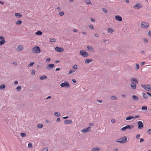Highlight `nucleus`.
<instances>
[{"instance_id":"obj_16","label":"nucleus","mask_w":151,"mask_h":151,"mask_svg":"<svg viewBox=\"0 0 151 151\" xmlns=\"http://www.w3.org/2000/svg\"><path fill=\"white\" fill-rule=\"evenodd\" d=\"M73 122L72 121L71 119L69 120H65L64 121V123L65 124H69L70 123H72Z\"/></svg>"},{"instance_id":"obj_7","label":"nucleus","mask_w":151,"mask_h":151,"mask_svg":"<svg viewBox=\"0 0 151 151\" xmlns=\"http://www.w3.org/2000/svg\"><path fill=\"white\" fill-rule=\"evenodd\" d=\"M149 26L148 23L147 22H142L141 27L142 28H147L149 27Z\"/></svg>"},{"instance_id":"obj_27","label":"nucleus","mask_w":151,"mask_h":151,"mask_svg":"<svg viewBox=\"0 0 151 151\" xmlns=\"http://www.w3.org/2000/svg\"><path fill=\"white\" fill-rule=\"evenodd\" d=\"M54 115L55 116L58 117L60 116V114L59 112H55L54 113Z\"/></svg>"},{"instance_id":"obj_20","label":"nucleus","mask_w":151,"mask_h":151,"mask_svg":"<svg viewBox=\"0 0 151 151\" xmlns=\"http://www.w3.org/2000/svg\"><path fill=\"white\" fill-rule=\"evenodd\" d=\"M15 16L17 18H20L22 17V14L19 13H16L15 14Z\"/></svg>"},{"instance_id":"obj_8","label":"nucleus","mask_w":151,"mask_h":151,"mask_svg":"<svg viewBox=\"0 0 151 151\" xmlns=\"http://www.w3.org/2000/svg\"><path fill=\"white\" fill-rule=\"evenodd\" d=\"M134 127L133 125H132L130 126L129 125H127L125 127H122L121 130L122 131H125L127 129H132Z\"/></svg>"},{"instance_id":"obj_60","label":"nucleus","mask_w":151,"mask_h":151,"mask_svg":"<svg viewBox=\"0 0 151 151\" xmlns=\"http://www.w3.org/2000/svg\"><path fill=\"white\" fill-rule=\"evenodd\" d=\"M91 21H92V22H95V19H93V18H91Z\"/></svg>"},{"instance_id":"obj_26","label":"nucleus","mask_w":151,"mask_h":151,"mask_svg":"<svg viewBox=\"0 0 151 151\" xmlns=\"http://www.w3.org/2000/svg\"><path fill=\"white\" fill-rule=\"evenodd\" d=\"M142 110L143 111H147V107L146 106H143L142 107Z\"/></svg>"},{"instance_id":"obj_19","label":"nucleus","mask_w":151,"mask_h":151,"mask_svg":"<svg viewBox=\"0 0 151 151\" xmlns=\"http://www.w3.org/2000/svg\"><path fill=\"white\" fill-rule=\"evenodd\" d=\"M132 98L134 100L138 101L139 99V98H138V97L137 96L135 95H132Z\"/></svg>"},{"instance_id":"obj_22","label":"nucleus","mask_w":151,"mask_h":151,"mask_svg":"<svg viewBox=\"0 0 151 151\" xmlns=\"http://www.w3.org/2000/svg\"><path fill=\"white\" fill-rule=\"evenodd\" d=\"M91 151H99V148L97 147H94L92 149Z\"/></svg>"},{"instance_id":"obj_57","label":"nucleus","mask_w":151,"mask_h":151,"mask_svg":"<svg viewBox=\"0 0 151 151\" xmlns=\"http://www.w3.org/2000/svg\"><path fill=\"white\" fill-rule=\"evenodd\" d=\"M60 119L59 118H58L57 119L56 121L57 122H60Z\"/></svg>"},{"instance_id":"obj_41","label":"nucleus","mask_w":151,"mask_h":151,"mask_svg":"<svg viewBox=\"0 0 151 151\" xmlns=\"http://www.w3.org/2000/svg\"><path fill=\"white\" fill-rule=\"evenodd\" d=\"M102 10L105 13H107V9L105 8H102Z\"/></svg>"},{"instance_id":"obj_1","label":"nucleus","mask_w":151,"mask_h":151,"mask_svg":"<svg viewBox=\"0 0 151 151\" xmlns=\"http://www.w3.org/2000/svg\"><path fill=\"white\" fill-rule=\"evenodd\" d=\"M131 86L133 90H135L137 88V84L138 83L137 79L135 78H132L131 79Z\"/></svg>"},{"instance_id":"obj_24","label":"nucleus","mask_w":151,"mask_h":151,"mask_svg":"<svg viewBox=\"0 0 151 151\" xmlns=\"http://www.w3.org/2000/svg\"><path fill=\"white\" fill-rule=\"evenodd\" d=\"M22 23V21L20 19H18L17 21L16 22V24L17 25H19Z\"/></svg>"},{"instance_id":"obj_12","label":"nucleus","mask_w":151,"mask_h":151,"mask_svg":"<svg viewBox=\"0 0 151 151\" xmlns=\"http://www.w3.org/2000/svg\"><path fill=\"white\" fill-rule=\"evenodd\" d=\"M54 64H50L46 66V68L47 69L49 70L52 69L54 66Z\"/></svg>"},{"instance_id":"obj_46","label":"nucleus","mask_w":151,"mask_h":151,"mask_svg":"<svg viewBox=\"0 0 151 151\" xmlns=\"http://www.w3.org/2000/svg\"><path fill=\"white\" fill-rule=\"evenodd\" d=\"M89 27L91 29H94V27L92 24H90L89 25Z\"/></svg>"},{"instance_id":"obj_2","label":"nucleus","mask_w":151,"mask_h":151,"mask_svg":"<svg viewBox=\"0 0 151 151\" xmlns=\"http://www.w3.org/2000/svg\"><path fill=\"white\" fill-rule=\"evenodd\" d=\"M127 137L126 136H124L122 138L117 139L116 140V142L120 143L123 144L126 143L127 142Z\"/></svg>"},{"instance_id":"obj_10","label":"nucleus","mask_w":151,"mask_h":151,"mask_svg":"<svg viewBox=\"0 0 151 151\" xmlns=\"http://www.w3.org/2000/svg\"><path fill=\"white\" fill-rule=\"evenodd\" d=\"M91 127H90L88 128H86L83 129L81 130V132H86L90 131L91 130Z\"/></svg>"},{"instance_id":"obj_14","label":"nucleus","mask_w":151,"mask_h":151,"mask_svg":"<svg viewBox=\"0 0 151 151\" xmlns=\"http://www.w3.org/2000/svg\"><path fill=\"white\" fill-rule=\"evenodd\" d=\"M115 19L117 21L121 22L122 20V17L119 15H116L115 17Z\"/></svg>"},{"instance_id":"obj_55","label":"nucleus","mask_w":151,"mask_h":151,"mask_svg":"<svg viewBox=\"0 0 151 151\" xmlns=\"http://www.w3.org/2000/svg\"><path fill=\"white\" fill-rule=\"evenodd\" d=\"M94 36L95 37H99V35L97 33H96L94 34Z\"/></svg>"},{"instance_id":"obj_31","label":"nucleus","mask_w":151,"mask_h":151,"mask_svg":"<svg viewBox=\"0 0 151 151\" xmlns=\"http://www.w3.org/2000/svg\"><path fill=\"white\" fill-rule=\"evenodd\" d=\"M35 34L37 35H41L42 34V32L40 31H38L36 32Z\"/></svg>"},{"instance_id":"obj_54","label":"nucleus","mask_w":151,"mask_h":151,"mask_svg":"<svg viewBox=\"0 0 151 151\" xmlns=\"http://www.w3.org/2000/svg\"><path fill=\"white\" fill-rule=\"evenodd\" d=\"M144 141V139L141 138L140 139V142H143Z\"/></svg>"},{"instance_id":"obj_42","label":"nucleus","mask_w":151,"mask_h":151,"mask_svg":"<svg viewBox=\"0 0 151 151\" xmlns=\"http://www.w3.org/2000/svg\"><path fill=\"white\" fill-rule=\"evenodd\" d=\"M35 70L32 69V70L31 74L32 75H34L35 74Z\"/></svg>"},{"instance_id":"obj_61","label":"nucleus","mask_w":151,"mask_h":151,"mask_svg":"<svg viewBox=\"0 0 151 151\" xmlns=\"http://www.w3.org/2000/svg\"><path fill=\"white\" fill-rule=\"evenodd\" d=\"M139 116L137 115V116H135V117H134V119H136V118H139Z\"/></svg>"},{"instance_id":"obj_45","label":"nucleus","mask_w":151,"mask_h":151,"mask_svg":"<svg viewBox=\"0 0 151 151\" xmlns=\"http://www.w3.org/2000/svg\"><path fill=\"white\" fill-rule=\"evenodd\" d=\"M75 71V70H70L69 71L68 74H72V73H73Z\"/></svg>"},{"instance_id":"obj_33","label":"nucleus","mask_w":151,"mask_h":151,"mask_svg":"<svg viewBox=\"0 0 151 151\" xmlns=\"http://www.w3.org/2000/svg\"><path fill=\"white\" fill-rule=\"evenodd\" d=\"M20 136L22 137H24L26 136V134L22 132L20 133Z\"/></svg>"},{"instance_id":"obj_38","label":"nucleus","mask_w":151,"mask_h":151,"mask_svg":"<svg viewBox=\"0 0 151 151\" xmlns=\"http://www.w3.org/2000/svg\"><path fill=\"white\" fill-rule=\"evenodd\" d=\"M50 41L51 42H55L56 40L55 38H51L50 39Z\"/></svg>"},{"instance_id":"obj_3","label":"nucleus","mask_w":151,"mask_h":151,"mask_svg":"<svg viewBox=\"0 0 151 151\" xmlns=\"http://www.w3.org/2000/svg\"><path fill=\"white\" fill-rule=\"evenodd\" d=\"M141 86L145 90L149 91H151V86L149 84H141Z\"/></svg>"},{"instance_id":"obj_63","label":"nucleus","mask_w":151,"mask_h":151,"mask_svg":"<svg viewBox=\"0 0 151 151\" xmlns=\"http://www.w3.org/2000/svg\"><path fill=\"white\" fill-rule=\"evenodd\" d=\"M122 96L123 97H124V98H126V95H124V94H122Z\"/></svg>"},{"instance_id":"obj_49","label":"nucleus","mask_w":151,"mask_h":151,"mask_svg":"<svg viewBox=\"0 0 151 151\" xmlns=\"http://www.w3.org/2000/svg\"><path fill=\"white\" fill-rule=\"evenodd\" d=\"M111 122L113 123H114L116 121L114 119H112L111 120Z\"/></svg>"},{"instance_id":"obj_35","label":"nucleus","mask_w":151,"mask_h":151,"mask_svg":"<svg viewBox=\"0 0 151 151\" xmlns=\"http://www.w3.org/2000/svg\"><path fill=\"white\" fill-rule=\"evenodd\" d=\"M86 4H92L91 2L89 0H86Z\"/></svg>"},{"instance_id":"obj_25","label":"nucleus","mask_w":151,"mask_h":151,"mask_svg":"<svg viewBox=\"0 0 151 151\" xmlns=\"http://www.w3.org/2000/svg\"><path fill=\"white\" fill-rule=\"evenodd\" d=\"M134 118V117L133 116H129L127 117V118H126V120H130Z\"/></svg>"},{"instance_id":"obj_44","label":"nucleus","mask_w":151,"mask_h":151,"mask_svg":"<svg viewBox=\"0 0 151 151\" xmlns=\"http://www.w3.org/2000/svg\"><path fill=\"white\" fill-rule=\"evenodd\" d=\"M28 147L29 148H32V145L31 143H29L28 144Z\"/></svg>"},{"instance_id":"obj_40","label":"nucleus","mask_w":151,"mask_h":151,"mask_svg":"<svg viewBox=\"0 0 151 151\" xmlns=\"http://www.w3.org/2000/svg\"><path fill=\"white\" fill-rule=\"evenodd\" d=\"M144 42L145 43H147L148 42V40L146 38L143 39Z\"/></svg>"},{"instance_id":"obj_34","label":"nucleus","mask_w":151,"mask_h":151,"mask_svg":"<svg viewBox=\"0 0 151 151\" xmlns=\"http://www.w3.org/2000/svg\"><path fill=\"white\" fill-rule=\"evenodd\" d=\"M110 98L112 100H115L117 99V97L114 96H111Z\"/></svg>"},{"instance_id":"obj_21","label":"nucleus","mask_w":151,"mask_h":151,"mask_svg":"<svg viewBox=\"0 0 151 151\" xmlns=\"http://www.w3.org/2000/svg\"><path fill=\"white\" fill-rule=\"evenodd\" d=\"M92 59H86L85 61V63L86 64H88L90 62H92Z\"/></svg>"},{"instance_id":"obj_4","label":"nucleus","mask_w":151,"mask_h":151,"mask_svg":"<svg viewBox=\"0 0 151 151\" xmlns=\"http://www.w3.org/2000/svg\"><path fill=\"white\" fill-rule=\"evenodd\" d=\"M32 51L34 53H39L41 52L40 49L38 46L34 47L32 49Z\"/></svg>"},{"instance_id":"obj_56","label":"nucleus","mask_w":151,"mask_h":151,"mask_svg":"<svg viewBox=\"0 0 151 151\" xmlns=\"http://www.w3.org/2000/svg\"><path fill=\"white\" fill-rule=\"evenodd\" d=\"M148 35L151 37V31H149L148 32Z\"/></svg>"},{"instance_id":"obj_29","label":"nucleus","mask_w":151,"mask_h":151,"mask_svg":"<svg viewBox=\"0 0 151 151\" xmlns=\"http://www.w3.org/2000/svg\"><path fill=\"white\" fill-rule=\"evenodd\" d=\"M43 124H38L37 125V127L39 128H41L43 127Z\"/></svg>"},{"instance_id":"obj_36","label":"nucleus","mask_w":151,"mask_h":151,"mask_svg":"<svg viewBox=\"0 0 151 151\" xmlns=\"http://www.w3.org/2000/svg\"><path fill=\"white\" fill-rule=\"evenodd\" d=\"M6 86L4 84H2L0 86V89L4 88Z\"/></svg>"},{"instance_id":"obj_37","label":"nucleus","mask_w":151,"mask_h":151,"mask_svg":"<svg viewBox=\"0 0 151 151\" xmlns=\"http://www.w3.org/2000/svg\"><path fill=\"white\" fill-rule=\"evenodd\" d=\"M34 64V62H31L28 65V67H30L31 66H32V65H33Z\"/></svg>"},{"instance_id":"obj_17","label":"nucleus","mask_w":151,"mask_h":151,"mask_svg":"<svg viewBox=\"0 0 151 151\" xmlns=\"http://www.w3.org/2000/svg\"><path fill=\"white\" fill-rule=\"evenodd\" d=\"M87 48L88 50L89 51L91 52H94V50L93 48L91 46H87Z\"/></svg>"},{"instance_id":"obj_9","label":"nucleus","mask_w":151,"mask_h":151,"mask_svg":"<svg viewBox=\"0 0 151 151\" xmlns=\"http://www.w3.org/2000/svg\"><path fill=\"white\" fill-rule=\"evenodd\" d=\"M138 128L139 129H141L143 128L144 125L143 123L141 121H138L137 122Z\"/></svg>"},{"instance_id":"obj_15","label":"nucleus","mask_w":151,"mask_h":151,"mask_svg":"<svg viewBox=\"0 0 151 151\" xmlns=\"http://www.w3.org/2000/svg\"><path fill=\"white\" fill-rule=\"evenodd\" d=\"M23 46L21 45H19L17 47L16 50L18 52H20L23 49Z\"/></svg>"},{"instance_id":"obj_59","label":"nucleus","mask_w":151,"mask_h":151,"mask_svg":"<svg viewBox=\"0 0 151 151\" xmlns=\"http://www.w3.org/2000/svg\"><path fill=\"white\" fill-rule=\"evenodd\" d=\"M145 63V62H142L140 63V65L142 66Z\"/></svg>"},{"instance_id":"obj_51","label":"nucleus","mask_w":151,"mask_h":151,"mask_svg":"<svg viewBox=\"0 0 151 151\" xmlns=\"http://www.w3.org/2000/svg\"><path fill=\"white\" fill-rule=\"evenodd\" d=\"M73 68L74 69H77V68H78V66H77V65H73Z\"/></svg>"},{"instance_id":"obj_39","label":"nucleus","mask_w":151,"mask_h":151,"mask_svg":"<svg viewBox=\"0 0 151 151\" xmlns=\"http://www.w3.org/2000/svg\"><path fill=\"white\" fill-rule=\"evenodd\" d=\"M136 69V70H137L139 69V65L138 63H136L135 65Z\"/></svg>"},{"instance_id":"obj_43","label":"nucleus","mask_w":151,"mask_h":151,"mask_svg":"<svg viewBox=\"0 0 151 151\" xmlns=\"http://www.w3.org/2000/svg\"><path fill=\"white\" fill-rule=\"evenodd\" d=\"M64 13L63 11H61L59 13V15L60 16H62L64 15Z\"/></svg>"},{"instance_id":"obj_23","label":"nucleus","mask_w":151,"mask_h":151,"mask_svg":"<svg viewBox=\"0 0 151 151\" xmlns=\"http://www.w3.org/2000/svg\"><path fill=\"white\" fill-rule=\"evenodd\" d=\"M47 77L46 76H41L40 77V79L41 80H43L45 79H47Z\"/></svg>"},{"instance_id":"obj_6","label":"nucleus","mask_w":151,"mask_h":151,"mask_svg":"<svg viewBox=\"0 0 151 151\" xmlns=\"http://www.w3.org/2000/svg\"><path fill=\"white\" fill-rule=\"evenodd\" d=\"M60 86L62 87H65L68 88L70 87V85L67 81H65L64 83L60 84Z\"/></svg>"},{"instance_id":"obj_50","label":"nucleus","mask_w":151,"mask_h":151,"mask_svg":"<svg viewBox=\"0 0 151 151\" xmlns=\"http://www.w3.org/2000/svg\"><path fill=\"white\" fill-rule=\"evenodd\" d=\"M47 150L48 149L47 148H44L42 150V151H47Z\"/></svg>"},{"instance_id":"obj_52","label":"nucleus","mask_w":151,"mask_h":151,"mask_svg":"<svg viewBox=\"0 0 151 151\" xmlns=\"http://www.w3.org/2000/svg\"><path fill=\"white\" fill-rule=\"evenodd\" d=\"M140 136V134H137L136 136V138L137 139H139Z\"/></svg>"},{"instance_id":"obj_18","label":"nucleus","mask_w":151,"mask_h":151,"mask_svg":"<svg viewBox=\"0 0 151 151\" xmlns=\"http://www.w3.org/2000/svg\"><path fill=\"white\" fill-rule=\"evenodd\" d=\"M107 31L108 33H112L114 31V30L111 28H108L107 29Z\"/></svg>"},{"instance_id":"obj_28","label":"nucleus","mask_w":151,"mask_h":151,"mask_svg":"<svg viewBox=\"0 0 151 151\" xmlns=\"http://www.w3.org/2000/svg\"><path fill=\"white\" fill-rule=\"evenodd\" d=\"M142 96L143 97L146 99H148V97L147 95L144 93H142Z\"/></svg>"},{"instance_id":"obj_13","label":"nucleus","mask_w":151,"mask_h":151,"mask_svg":"<svg viewBox=\"0 0 151 151\" xmlns=\"http://www.w3.org/2000/svg\"><path fill=\"white\" fill-rule=\"evenodd\" d=\"M55 50L56 51L59 52H63L64 49L63 47H57L55 48Z\"/></svg>"},{"instance_id":"obj_48","label":"nucleus","mask_w":151,"mask_h":151,"mask_svg":"<svg viewBox=\"0 0 151 151\" xmlns=\"http://www.w3.org/2000/svg\"><path fill=\"white\" fill-rule=\"evenodd\" d=\"M51 60L50 59V58H47L46 60V61L47 62H49Z\"/></svg>"},{"instance_id":"obj_58","label":"nucleus","mask_w":151,"mask_h":151,"mask_svg":"<svg viewBox=\"0 0 151 151\" xmlns=\"http://www.w3.org/2000/svg\"><path fill=\"white\" fill-rule=\"evenodd\" d=\"M14 83L15 85H17L18 83V81H14Z\"/></svg>"},{"instance_id":"obj_11","label":"nucleus","mask_w":151,"mask_h":151,"mask_svg":"<svg viewBox=\"0 0 151 151\" xmlns=\"http://www.w3.org/2000/svg\"><path fill=\"white\" fill-rule=\"evenodd\" d=\"M142 5L141 4H137L136 5H134L133 8L134 9H139L140 8L142 7Z\"/></svg>"},{"instance_id":"obj_30","label":"nucleus","mask_w":151,"mask_h":151,"mask_svg":"<svg viewBox=\"0 0 151 151\" xmlns=\"http://www.w3.org/2000/svg\"><path fill=\"white\" fill-rule=\"evenodd\" d=\"M21 86H19L16 88V89L19 92L21 90Z\"/></svg>"},{"instance_id":"obj_5","label":"nucleus","mask_w":151,"mask_h":151,"mask_svg":"<svg viewBox=\"0 0 151 151\" xmlns=\"http://www.w3.org/2000/svg\"><path fill=\"white\" fill-rule=\"evenodd\" d=\"M80 54L83 57H86L88 56V53L85 52L84 50H82L80 52Z\"/></svg>"},{"instance_id":"obj_62","label":"nucleus","mask_w":151,"mask_h":151,"mask_svg":"<svg viewBox=\"0 0 151 151\" xmlns=\"http://www.w3.org/2000/svg\"><path fill=\"white\" fill-rule=\"evenodd\" d=\"M146 93L148 95H149L151 97V93H150L148 92H147Z\"/></svg>"},{"instance_id":"obj_53","label":"nucleus","mask_w":151,"mask_h":151,"mask_svg":"<svg viewBox=\"0 0 151 151\" xmlns=\"http://www.w3.org/2000/svg\"><path fill=\"white\" fill-rule=\"evenodd\" d=\"M0 39L2 40H4V37L3 36H0Z\"/></svg>"},{"instance_id":"obj_47","label":"nucleus","mask_w":151,"mask_h":151,"mask_svg":"<svg viewBox=\"0 0 151 151\" xmlns=\"http://www.w3.org/2000/svg\"><path fill=\"white\" fill-rule=\"evenodd\" d=\"M147 132L148 134H151V129H148L147 131Z\"/></svg>"},{"instance_id":"obj_64","label":"nucleus","mask_w":151,"mask_h":151,"mask_svg":"<svg viewBox=\"0 0 151 151\" xmlns=\"http://www.w3.org/2000/svg\"><path fill=\"white\" fill-rule=\"evenodd\" d=\"M60 68H57L55 69V70L56 71H58V70H60Z\"/></svg>"},{"instance_id":"obj_32","label":"nucleus","mask_w":151,"mask_h":151,"mask_svg":"<svg viewBox=\"0 0 151 151\" xmlns=\"http://www.w3.org/2000/svg\"><path fill=\"white\" fill-rule=\"evenodd\" d=\"M5 40H1L0 41V46L2 45L5 43Z\"/></svg>"}]
</instances>
